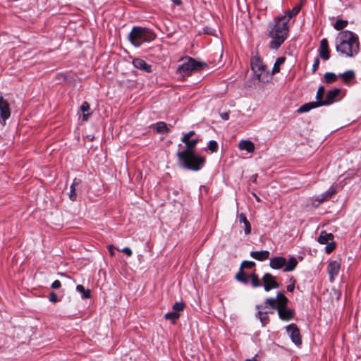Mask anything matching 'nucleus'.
Returning <instances> with one entry per match:
<instances>
[{
	"instance_id": "nucleus-22",
	"label": "nucleus",
	"mask_w": 361,
	"mask_h": 361,
	"mask_svg": "<svg viewBox=\"0 0 361 361\" xmlns=\"http://www.w3.org/2000/svg\"><path fill=\"white\" fill-rule=\"evenodd\" d=\"M154 130L157 133H167L169 132V128H168L166 123L163 121L157 122L155 123Z\"/></svg>"
},
{
	"instance_id": "nucleus-47",
	"label": "nucleus",
	"mask_w": 361,
	"mask_h": 361,
	"mask_svg": "<svg viewBox=\"0 0 361 361\" xmlns=\"http://www.w3.org/2000/svg\"><path fill=\"white\" fill-rule=\"evenodd\" d=\"M221 117L224 120H228L229 118V114L228 112H224L221 114Z\"/></svg>"
},
{
	"instance_id": "nucleus-20",
	"label": "nucleus",
	"mask_w": 361,
	"mask_h": 361,
	"mask_svg": "<svg viewBox=\"0 0 361 361\" xmlns=\"http://www.w3.org/2000/svg\"><path fill=\"white\" fill-rule=\"evenodd\" d=\"M298 264V260L295 257H291L288 261L286 260V264L284 266L283 271H293Z\"/></svg>"
},
{
	"instance_id": "nucleus-40",
	"label": "nucleus",
	"mask_w": 361,
	"mask_h": 361,
	"mask_svg": "<svg viewBox=\"0 0 361 361\" xmlns=\"http://www.w3.org/2000/svg\"><path fill=\"white\" fill-rule=\"evenodd\" d=\"M336 248V243L334 242H331L328 243V245L325 247L326 252L329 254Z\"/></svg>"
},
{
	"instance_id": "nucleus-19",
	"label": "nucleus",
	"mask_w": 361,
	"mask_h": 361,
	"mask_svg": "<svg viewBox=\"0 0 361 361\" xmlns=\"http://www.w3.org/2000/svg\"><path fill=\"white\" fill-rule=\"evenodd\" d=\"M318 106H321L319 102H312L306 103V104L302 105L298 109V113L307 112L310 110H311L314 108L318 107Z\"/></svg>"
},
{
	"instance_id": "nucleus-9",
	"label": "nucleus",
	"mask_w": 361,
	"mask_h": 361,
	"mask_svg": "<svg viewBox=\"0 0 361 361\" xmlns=\"http://www.w3.org/2000/svg\"><path fill=\"white\" fill-rule=\"evenodd\" d=\"M11 116V110L8 102L0 97V122L4 126L6 121Z\"/></svg>"
},
{
	"instance_id": "nucleus-10",
	"label": "nucleus",
	"mask_w": 361,
	"mask_h": 361,
	"mask_svg": "<svg viewBox=\"0 0 361 361\" xmlns=\"http://www.w3.org/2000/svg\"><path fill=\"white\" fill-rule=\"evenodd\" d=\"M264 288L266 291H269L274 288L279 287V283L276 281L275 277L269 273H266L262 277Z\"/></svg>"
},
{
	"instance_id": "nucleus-21",
	"label": "nucleus",
	"mask_w": 361,
	"mask_h": 361,
	"mask_svg": "<svg viewBox=\"0 0 361 361\" xmlns=\"http://www.w3.org/2000/svg\"><path fill=\"white\" fill-rule=\"evenodd\" d=\"M334 239V235L332 233H328L326 231H322L319 238L318 242L320 244H327L329 240Z\"/></svg>"
},
{
	"instance_id": "nucleus-33",
	"label": "nucleus",
	"mask_w": 361,
	"mask_h": 361,
	"mask_svg": "<svg viewBox=\"0 0 361 361\" xmlns=\"http://www.w3.org/2000/svg\"><path fill=\"white\" fill-rule=\"evenodd\" d=\"M348 21L342 19L337 20L334 24V28L336 30H341L348 25Z\"/></svg>"
},
{
	"instance_id": "nucleus-24",
	"label": "nucleus",
	"mask_w": 361,
	"mask_h": 361,
	"mask_svg": "<svg viewBox=\"0 0 361 361\" xmlns=\"http://www.w3.org/2000/svg\"><path fill=\"white\" fill-rule=\"evenodd\" d=\"M239 221H240V222H242L244 224L245 234V235L250 234L251 232V225H250V222L247 221V219H246V216H245V214H243V213H241L239 215Z\"/></svg>"
},
{
	"instance_id": "nucleus-14",
	"label": "nucleus",
	"mask_w": 361,
	"mask_h": 361,
	"mask_svg": "<svg viewBox=\"0 0 361 361\" xmlns=\"http://www.w3.org/2000/svg\"><path fill=\"white\" fill-rule=\"evenodd\" d=\"M341 92V90L339 88H335L329 90L326 96V99L324 101L319 102L321 106L328 105L332 104L335 99L338 96Z\"/></svg>"
},
{
	"instance_id": "nucleus-4",
	"label": "nucleus",
	"mask_w": 361,
	"mask_h": 361,
	"mask_svg": "<svg viewBox=\"0 0 361 361\" xmlns=\"http://www.w3.org/2000/svg\"><path fill=\"white\" fill-rule=\"evenodd\" d=\"M265 303L266 307L277 310L279 317L282 320L289 321L294 317V310L287 307L288 298L282 292H279L276 298H267Z\"/></svg>"
},
{
	"instance_id": "nucleus-48",
	"label": "nucleus",
	"mask_w": 361,
	"mask_h": 361,
	"mask_svg": "<svg viewBox=\"0 0 361 361\" xmlns=\"http://www.w3.org/2000/svg\"><path fill=\"white\" fill-rule=\"evenodd\" d=\"M294 288H295L294 284H290L287 286V290L288 292H293L294 290Z\"/></svg>"
},
{
	"instance_id": "nucleus-8",
	"label": "nucleus",
	"mask_w": 361,
	"mask_h": 361,
	"mask_svg": "<svg viewBox=\"0 0 361 361\" xmlns=\"http://www.w3.org/2000/svg\"><path fill=\"white\" fill-rule=\"evenodd\" d=\"M286 329L292 342L297 346H300L302 345V336L297 325L293 323L286 326Z\"/></svg>"
},
{
	"instance_id": "nucleus-44",
	"label": "nucleus",
	"mask_w": 361,
	"mask_h": 361,
	"mask_svg": "<svg viewBox=\"0 0 361 361\" xmlns=\"http://www.w3.org/2000/svg\"><path fill=\"white\" fill-rule=\"evenodd\" d=\"M119 251L125 253L126 255H127V256L128 257H130L132 256L133 255V252L131 250V249L130 247H125V248H123L122 250H118Z\"/></svg>"
},
{
	"instance_id": "nucleus-38",
	"label": "nucleus",
	"mask_w": 361,
	"mask_h": 361,
	"mask_svg": "<svg viewBox=\"0 0 361 361\" xmlns=\"http://www.w3.org/2000/svg\"><path fill=\"white\" fill-rule=\"evenodd\" d=\"M185 305L183 302H178L173 305V310L176 312H181L184 310Z\"/></svg>"
},
{
	"instance_id": "nucleus-45",
	"label": "nucleus",
	"mask_w": 361,
	"mask_h": 361,
	"mask_svg": "<svg viewBox=\"0 0 361 361\" xmlns=\"http://www.w3.org/2000/svg\"><path fill=\"white\" fill-rule=\"evenodd\" d=\"M61 286V283L60 281H59V280H55L51 284V288L54 289H58Z\"/></svg>"
},
{
	"instance_id": "nucleus-39",
	"label": "nucleus",
	"mask_w": 361,
	"mask_h": 361,
	"mask_svg": "<svg viewBox=\"0 0 361 361\" xmlns=\"http://www.w3.org/2000/svg\"><path fill=\"white\" fill-rule=\"evenodd\" d=\"M208 149L212 152H216L218 150L217 142L214 140L209 141L208 145Z\"/></svg>"
},
{
	"instance_id": "nucleus-42",
	"label": "nucleus",
	"mask_w": 361,
	"mask_h": 361,
	"mask_svg": "<svg viewBox=\"0 0 361 361\" xmlns=\"http://www.w3.org/2000/svg\"><path fill=\"white\" fill-rule=\"evenodd\" d=\"M49 301L52 302H59V298H58V296L57 295L54 293V292H51L49 295Z\"/></svg>"
},
{
	"instance_id": "nucleus-46",
	"label": "nucleus",
	"mask_w": 361,
	"mask_h": 361,
	"mask_svg": "<svg viewBox=\"0 0 361 361\" xmlns=\"http://www.w3.org/2000/svg\"><path fill=\"white\" fill-rule=\"evenodd\" d=\"M114 249H115V247L113 245H109L108 246V250L109 251L111 256H114L115 255Z\"/></svg>"
},
{
	"instance_id": "nucleus-1",
	"label": "nucleus",
	"mask_w": 361,
	"mask_h": 361,
	"mask_svg": "<svg viewBox=\"0 0 361 361\" xmlns=\"http://www.w3.org/2000/svg\"><path fill=\"white\" fill-rule=\"evenodd\" d=\"M288 23V16H277L269 23L267 31L271 38V49H278L286 39L289 33Z\"/></svg>"
},
{
	"instance_id": "nucleus-52",
	"label": "nucleus",
	"mask_w": 361,
	"mask_h": 361,
	"mask_svg": "<svg viewBox=\"0 0 361 361\" xmlns=\"http://www.w3.org/2000/svg\"><path fill=\"white\" fill-rule=\"evenodd\" d=\"M206 32H207V34L212 35V33L211 32V30H209V31H207H207H206Z\"/></svg>"
},
{
	"instance_id": "nucleus-29",
	"label": "nucleus",
	"mask_w": 361,
	"mask_h": 361,
	"mask_svg": "<svg viewBox=\"0 0 361 361\" xmlns=\"http://www.w3.org/2000/svg\"><path fill=\"white\" fill-rule=\"evenodd\" d=\"M80 110L83 113L82 119L84 121H87L88 119V117L90 115V113H88V111L90 110V105H89L88 102H83V103L82 104V105L80 106Z\"/></svg>"
},
{
	"instance_id": "nucleus-35",
	"label": "nucleus",
	"mask_w": 361,
	"mask_h": 361,
	"mask_svg": "<svg viewBox=\"0 0 361 361\" xmlns=\"http://www.w3.org/2000/svg\"><path fill=\"white\" fill-rule=\"evenodd\" d=\"M250 281H251L252 285L254 288H257L261 286L258 276L255 273L250 276Z\"/></svg>"
},
{
	"instance_id": "nucleus-51",
	"label": "nucleus",
	"mask_w": 361,
	"mask_h": 361,
	"mask_svg": "<svg viewBox=\"0 0 361 361\" xmlns=\"http://www.w3.org/2000/svg\"><path fill=\"white\" fill-rule=\"evenodd\" d=\"M206 32H207V34L212 35V33L211 32V30H209V31H207H207H206Z\"/></svg>"
},
{
	"instance_id": "nucleus-6",
	"label": "nucleus",
	"mask_w": 361,
	"mask_h": 361,
	"mask_svg": "<svg viewBox=\"0 0 361 361\" xmlns=\"http://www.w3.org/2000/svg\"><path fill=\"white\" fill-rule=\"evenodd\" d=\"M182 63L178 66L177 73L183 76L191 75L193 73L200 71L207 67L206 63L197 61L190 56L181 59Z\"/></svg>"
},
{
	"instance_id": "nucleus-13",
	"label": "nucleus",
	"mask_w": 361,
	"mask_h": 361,
	"mask_svg": "<svg viewBox=\"0 0 361 361\" xmlns=\"http://www.w3.org/2000/svg\"><path fill=\"white\" fill-rule=\"evenodd\" d=\"M266 305L264 307L262 305H257L256 308L257 310V312L256 313V317L258 318L262 326H265L269 322V318L268 317L269 312L267 311H264V308H266Z\"/></svg>"
},
{
	"instance_id": "nucleus-27",
	"label": "nucleus",
	"mask_w": 361,
	"mask_h": 361,
	"mask_svg": "<svg viewBox=\"0 0 361 361\" xmlns=\"http://www.w3.org/2000/svg\"><path fill=\"white\" fill-rule=\"evenodd\" d=\"M285 61L284 57H279L276 59L273 69L271 71V74L274 75L275 73H277L280 71V66Z\"/></svg>"
},
{
	"instance_id": "nucleus-31",
	"label": "nucleus",
	"mask_w": 361,
	"mask_h": 361,
	"mask_svg": "<svg viewBox=\"0 0 361 361\" xmlns=\"http://www.w3.org/2000/svg\"><path fill=\"white\" fill-rule=\"evenodd\" d=\"M180 314L174 311L166 313L164 315V318L167 320H171L173 324H175L176 321L179 318Z\"/></svg>"
},
{
	"instance_id": "nucleus-41",
	"label": "nucleus",
	"mask_w": 361,
	"mask_h": 361,
	"mask_svg": "<svg viewBox=\"0 0 361 361\" xmlns=\"http://www.w3.org/2000/svg\"><path fill=\"white\" fill-rule=\"evenodd\" d=\"M195 131L191 130L187 133H185L183 137L181 138V142L187 141L188 140H190L191 137H192L195 135Z\"/></svg>"
},
{
	"instance_id": "nucleus-36",
	"label": "nucleus",
	"mask_w": 361,
	"mask_h": 361,
	"mask_svg": "<svg viewBox=\"0 0 361 361\" xmlns=\"http://www.w3.org/2000/svg\"><path fill=\"white\" fill-rule=\"evenodd\" d=\"M324 91H325V89L324 87V86H320L317 92V95H316V99H317V102H322V101H324V99H323V96H324Z\"/></svg>"
},
{
	"instance_id": "nucleus-15",
	"label": "nucleus",
	"mask_w": 361,
	"mask_h": 361,
	"mask_svg": "<svg viewBox=\"0 0 361 361\" xmlns=\"http://www.w3.org/2000/svg\"><path fill=\"white\" fill-rule=\"evenodd\" d=\"M286 259L283 257H274L270 259L269 266L273 269H280L284 267Z\"/></svg>"
},
{
	"instance_id": "nucleus-49",
	"label": "nucleus",
	"mask_w": 361,
	"mask_h": 361,
	"mask_svg": "<svg viewBox=\"0 0 361 361\" xmlns=\"http://www.w3.org/2000/svg\"><path fill=\"white\" fill-rule=\"evenodd\" d=\"M172 1L176 4V5H178V6H180L182 4V1L181 0H172Z\"/></svg>"
},
{
	"instance_id": "nucleus-12",
	"label": "nucleus",
	"mask_w": 361,
	"mask_h": 361,
	"mask_svg": "<svg viewBox=\"0 0 361 361\" xmlns=\"http://www.w3.org/2000/svg\"><path fill=\"white\" fill-rule=\"evenodd\" d=\"M319 54V56L325 61L329 60L330 58V51L329 49L328 40L326 38H323L320 42Z\"/></svg>"
},
{
	"instance_id": "nucleus-50",
	"label": "nucleus",
	"mask_w": 361,
	"mask_h": 361,
	"mask_svg": "<svg viewBox=\"0 0 361 361\" xmlns=\"http://www.w3.org/2000/svg\"><path fill=\"white\" fill-rule=\"evenodd\" d=\"M246 361H257V360L255 357H253L252 359H247Z\"/></svg>"
},
{
	"instance_id": "nucleus-23",
	"label": "nucleus",
	"mask_w": 361,
	"mask_h": 361,
	"mask_svg": "<svg viewBox=\"0 0 361 361\" xmlns=\"http://www.w3.org/2000/svg\"><path fill=\"white\" fill-rule=\"evenodd\" d=\"M336 190L334 188H329L327 191L321 194L317 197V200L319 202V203H322L324 201L328 200L329 198L331 197L334 194H335Z\"/></svg>"
},
{
	"instance_id": "nucleus-26",
	"label": "nucleus",
	"mask_w": 361,
	"mask_h": 361,
	"mask_svg": "<svg viewBox=\"0 0 361 361\" xmlns=\"http://www.w3.org/2000/svg\"><path fill=\"white\" fill-rule=\"evenodd\" d=\"M344 82H348L355 78V72L352 70L347 71L340 75Z\"/></svg>"
},
{
	"instance_id": "nucleus-11",
	"label": "nucleus",
	"mask_w": 361,
	"mask_h": 361,
	"mask_svg": "<svg viewBox=\"0 0 361 361\" xmlns=\"http://www.w3.org/2000/svg\"><path fill=\"white\" fill-rule=\"evenodd\" d=\"M341 269V264L338 261L331 262L327 267V271L329 275V281L333 282L335 277L338 274Z\"/></svg>"
},
{
	"instance_id": "nucleus-28",
	"label": "nucleus",
	"mask_w": 361,
	"mask_h": 361,
	"mask_svg": "<svg viewBox=\"0 0 361 361\" xmlns=\"http://www.w3.org/2000/svg\"><path fill=\"white\" fill-rule=\"evenodd\" d=\"M76 290L82 293V298L84 299H87L91 297V292L89 289H85L82 285H78L76 286Z\"/></svg>"
},
{
	"instance_id": "nucleus-18",
	"label": "nucleus",
	"mask_w": 361,
	"mask_h": 361,
	"mask_svg": "<svg viewBox=\"0 0 361 361\" xmlns=\"http://www.w3.org/2000/svg\"><path fill=\"white\" fill-rule=\"evenodd\" d=\"M270 253L268 250L252 251L250 256L256 260L264 261L269 258Z\"/></svg>"
},
{
	"instance_id": "nucleus-17",
	"label": "nucleus",
	"mask_w": 361,
	"mask_h": 361,
	"mask_svg": "<svg viewBox=\"0 0 361 361\" xmlns=\"http://www.w3.org/2000/svg\"><path fill=\"white\" fill-rule=\"evenodd\" d=\"M238 148L240 150H245L249 153H252L255 151V144L250 140H243L238 143Z\"/></svg>"
},
{
	"instance_id": "nucleus-3",
	"label": "nucleus",
	"mask_w": 361,
	"mask_h": 361,
	"mask_svg": "<svg viewBox=\"0 0 361 361\" xmlns=\"http://www.w3.org/2000/svg\"><path fill=\"white\" fill-rule=\"evenodd\" d=\"M360 43L357 35L349 30L341 32L337 37L336 50L348 57H353L359 52Z\"/></svg>"
},
{
	"instance_id": "nucleus-30",
	"label": "nucleus",
	"mask_w": 361,
	"mask_h": 361,
	"mask_svg": "<svg viewBox=\"0 0 361 361\" xmlns=\"http://www.w3.org/2000/svg\"><path fill=\"white\" fill-rule=\"evenodd\" d=\"M300 11V6H295L291 11H288L283 13V15H280L281 16H288L289 20L291 18L296 16Z\"/></svg>"
},
{
	"instance_id": "nucleus-16",
	"label": "nucleus",
	"mask_w": 361,
	"mask_h": 361,
	"mask_svg": "<svg viewBox=\"0 0 361 361\" xmlns=\"http://www.w3.org/2000/svg\"><path fill=\"white\" fill-rule=\"evenodd\" d=\"M133 64L136 68L143 70L147 73H151L152 71V66L147 64L146 61L142 59H135L133 61Z\"/></svg>"
},
{
	"instance_id": "nucleus-34",
	"label": "nucleus",
	"mask_w": 361,
	"mask_h": 361,
	"mask_svg": "<svg viewBox=\"0 0 361 361\" xmlns=\"http://www.w3.org/2000/svg\"><path fill=\"white\" fill-rule=\"evenodd\" d=\"M324 79L326 83H332L337 79V75L334 73H326L324 74Z\"/></svg>"
},
{
	"instance_id": "nucleus-43",
	"label": "nucleus",
	"mask_w": 361,
	"mask_h": 361,
	"mask_svg": "<svg viewBox=\"0 0 361 361\" xmlns=\"http://www.w3.org/2000/svg\"><path fill=\"white\" fill-rule=\"evenodd\" d=\"M319 58H316L314 59V63L312 65V72L314 73L317 71V70L319 68Z\"/></svg>"
},
{
	"instance_id": "nucleus-2",
	"label": "nucleus",
	"mask_w": 361,
	"mask_h": 361,
	"mask_svg": "<svg viewBox=\"0 0 361 361\" xmlns=\"http://www.w3.org/2000/svg\"><path fill=\"white\" fill-rule=\"evenodd\" d=\"M185 144L186 149L177 152V157L181 166L187 169L197 171L200 170L205 163V158L197 155L194 149L198 142L197 139L188 140L183 142Z\"/></svg>"
},
{
	"instance_id": "nucleus-7",
	"label": "nucleus",
	"mask_w": 361,
	"mask_h": 361,
	"mask_svg": "<svg viewBox=\"0 0 361 361\" xmlns=\"http://www.w3.org/2000/svg\"><path fill=\"white\" fill-rule=\"evenodd\" d=\"M251 68L259 81L268 82L271 80L269 70L259 56L257 55L252 56Z\"/></svg>"
},
{
	"instance_id": "nucleus-37",
	"label": "nucleus",
	"mask_w": 361,
	"mask_h": 361,
	"mask_svg": "<svg viewBox=\"0 0 361 361\" xmlns=\"http://www.w3.org/2000/svg\"><path fill=\"white\" fill-rule=\"evenodd\" d=\"M255 265V263L252 261H243L241 263L240 270H243V269H252Z\"/></svg>"
},
{
	"instance_id": "nucleus-32",
	"label": "nucleus",
	"mask_w": 361,
	"mask_h": 361,
	"mask_svg": "<svg viewBox=\"0 0 361 361\" xmlns=\"http://www.w3.org/2000/svg\"><path fill=\"white\" fill-rule=\"evenodd\" d=\"M78 183L76 182V180L75 179L71 184L70 187V192H69V198L71 201H75L77 199V194L75 192V185H77Z\"/></svg>"
},
{
	"instance_id": "nucleus-5",
	"label": "nucleus",
	"mask_w": 361,
	"mask_h": 361,
	"mask_svg": "<svg viewBox=\"0 0 361 361\" xmlns=\"http://www.w3.org/2000/svg\"><path fill=\"white\" fill-rule=\"evenodd\" d=\"M156 38L155 33L150 29L135 26L128 35V39L135 47H140L145 42H150Z\"/></svg>"
},
{
	"instance_id": "nucleus-25",
	"label": "nucleus",
	"mask_w": 361,
	"mask_h": 361,
	"mask_svg": "<svg viewBox=\"0 0 361 361\" xmlns=\"http://www.w3.org/2000/svg\"><path fill=\"white\" fill-rule=\"evenodd\" d=\"M237 281L247 284L250 281V276L247 275L243 270H240L235 275Z\"/></svg>"
}]
</instances>
